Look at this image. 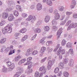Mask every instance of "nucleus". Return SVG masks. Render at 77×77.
I'll list each match as a JSON object with an SVG mask.
<instances>
[{
	"label": "nucleus",
	"mask_w": 77,
	"mask_h": 77,
	"mask_svg": "<svg viewBox=\"0 0 77 77\" xmlns=\"http://www.w3.org/2000/svg\"><path fill=\"white\" fill-rule=\"evenodd\" d=\"M45 47H43L41 48V52L40 53V56H42L44 52H45Z\"/></svg>",
	"instance_id": "9"
},
{
	"label": "nucleus",
	"mask_w": 77,
	"mask_h": 77,
	"mask_svg": "<svg viewBox=\"0 0 77 77\" xmlns=\"http://www.w3.org/2000/svg\"><path fill=\"white\" fill-rule=\"evenodd\" d=\"M53 11V8L51 7L49 9V12L50 13H52Z\"/></svg>",
	"instance_id": "56"
},
{
	"label": "nucleus",
	"mask_w": 77,
	"mask_h": 77,
	"mask_svg": "<svg viewBox=\"0 0 77 77\" xmlns=\"http://www.w3.org/2000/svg\"><path fill=\"white\" fill-rule=\"evenodd\" d=\"M68 62V60L67 58H66L63 60V63L65 64H66Z\"/></svg>",
	"instance_id": "40"
},
{
	"label": "nucleus",
	"mask_w": 77,
	"mask_h": 77,
	"mask_svg": "<svg viewBox=\"0 0 77 77\" xmlns=\"http://www.w3.org/2000/svg\"><path fill=\"white\" fill-rule=\"evenodd\" d=\"M5 24V20H2L0 23V26H3Z\"/></svg>",
	"instance_id": "33"
},
{
	"label": "nucleus",
	"mask_w": 77,
	"mask_h": 77,
	"mask_svg": "<svg viewBox=\"0 0 77 77\" xmlns=\"http://www.w3.org/2000/svg\"><path fill=\"white\" fill-rule=\"evenodd\" d=\"M65 23H66V20H64L63 21L61 22L60 25L61 26H63V25H64Z\"/></svg>",
	"instance_id": "45"
},
{
	"label": "nucleus",
	"mask_w": 77,
	"mask_h": 77,
	"mask_svg": "<svg viewBox=\"0 0 77 77\" xmlns=\"http://www.w3.org/2000/svg\"><path fill=\"white\" fill-rule=\"evenodd\" d=\"M44 29L45 31H47L48 32L50 30V27L48 26H46L44 27Z\"/></svg>",
	"instance_id": "25"
},
{
	"label": "nucleus",
	"mask_w": 77,
	"mask_h": 77,
	"mask_svg": "<svg viewBox=\"0 0 77 77\" xmlns=\"http://www.w3.org/2000/svg\"><path fill=\"white\" fill-rule=\"evenodd\" d=\"M42 7V5H41V4L40 3L38 4L37 5V8H38L39 7Z\"/></svg>",
	"instance_id": "61"
},
{
	"label": "nucleus",
	"mask_w": 77,
	"mask_h": 77,
	"mask_svg": "<svg viewBox=\"0 0 77 77\" xmlns=\"http://www.w3.org/2000/svg\"><path fill=\"white\" fill-rule=\"evenodd\" d=\"M6 63H7V65L8 66H10L11 65L12 63H11V62H10L9 61H8L6 62Z\"/></svg>",
	"instance_id": "47"
},
{
	"label": "nucleus",
	"mask_w": 77,
	"mask_h": 77,
	"mask_svg": "<svg viewBox=\"0 0 77 77\" xmlns=\"http://www.w3.org/2000/svg\"><path fill=\"white\" fill-rule=\"evenodd\" d=\"M73 25H74V28H75V27H77V23H73Z\"/></svg>",
	"instance_id": "64"
},
{
	"label": "nucleus",
	"mask_w": 77,
	"mask_h": 77,
	"mask_svg": "<svg viewBox=\"0 0 77 77\" xmlns=\"http://www.w3.org/2000/svg\"><path fill=\"white\" fill-rule=\"evenodd\" d=\"M53 65V61L50 60L48 61L47 66L48 69H51V67Z\"/></svg>",
	"instance_id": "6"
},
{
	"label": "nucleus",
	"mask_w": 77,
	"mask_h": 77,
	"mask_svg": "<svg viewBox=\"0 0 77 77\" xmlns=\"http://www.w3.org/2000/svg\"><path fill=\"white\" fill-rule=\"evenodd\" d=\"M36 33H40L41 32V30L39 28H36L34 30Z\"/></svg>",
	"instance_id": "29"
},
{
	"label": "nucleus",
	"mask_w": 77,
	"mask_h": 77,
	"mask_svg": "<svg viewBox=\"0 0 77 77\" xmlns=\"http://www.w3.org/2000/svg\"><path fill=\"white\" fill-rule=\"evenodd\" d=\"M20 73L19 72H16V74L14 75V77H18L20 75Z\"/></svg>",
	"instance_id": "36"
},
{
	"label": "nucleus",
	"mask_w": 77,
	"mask_h": 77,
	"mask_svg": "<svg viewBox=\"0 0 77 77\" xmlns=\"http://www.w3.org/2000/svg\"><path fill=\"white\" fill-rule=\"evenodd\" d=\"M76 5V2H75V1L74 0H73L72 1V4L70 6L71 9H73V8H74Z\"/></svg>",
	"instance_id": "12"
},
{
	"label": "nucleus",
	"mask_w": 77,
	"mask_h": 77,
	"mask_svg": "<svg viewBox=\"0 0 77 77\" xmlns=\"http://www.w3.org/2000/svg\"><path fill=\"white\" fill-rule=\"evenodd\" d=\"M72 17L73 18H74L75 19L77 18V14H74L73 15Z\"/></svg>",
	"instance_id": "51"
},
{
	"label": "nucleus",
	"mask_w": 77,
	"mask_h": 77,
	"mask_svg": "<svg viewBox=\"0 0 77 77\" xmlns=\"http://www.w3.org/2000/svg\"><path fill=\"white\" fill-rule=\"evenodd\" d=\"M15 68V64L13 63H12L11 65L9 66L8 69V71H11L13 70V69H14Z\"/></svg>",
	"instance_id": "7"
},
{
	"label": "nucleus",
	"mask_w": 77,
	"mask_h": 77,
	"mask_svg": "<svg viewBox=\"0 0 77 77\" xmlns=\"http://www.w3.org/2000/svg\"><path fill=\"white\" fill-rule=\"evenodd\" d=\"M27 38H28V36L27 35H25L24 37L22 38V39L21 40V41L22 42H24V41L26 40L27 39Z\"/></svg>",
	"instance_id": "23"
},
{
	"label": "nucleus",
	"mask_w": 77,
	"mask_h": 77,
	"mask_svg": "<svg viewBox=\"0 0 77 77\" xmlns=\"http://www.w3.org/2000/svg\"><path fill=\"white\" fill-rule=\"evenodd\" d=\"M35 77H39V72L38 71H36L35 72V74L34 75Z\"/></svg>",
	"instance_id": "39"
},
{
	"label": "nucleus",
	"mask_w": 77,
	"mask_h": 77,
	"mask_svg": "<svg viewBox=\"0 0 77 77\" xmlns=\"http://www.w3.org/2000/svg\"><path fill=\"white\" fill-rule=\"evenodd\" d=\"M13 14L16 17H18L19 15V13L17 10H14L13 11Z\"/></svg>",
	"instance_id": "20"
},
{
	"label": "nucleus",
	"mask_w": 77,
	"mask_h": 77,
	"mask_svg": "<svg viewBox=\"0 0 77 77\" xmlns=\"http://www.w3.org/2000/svg\"><path fill=\"white\" fill-rule=\"evenodd\" d=\"M20 58H21V56H18L15 58L14 60L16 62H18Z\"/></svg>",
	"instance_id": "32"
},
{
	"label": "nucleus",
	"mask_w": 77,
	"mask_h": 77,
	"mask_svg": "<svg viewBox=\"0 0 77 77\" xmlns=\"http://www.w3.org/2000/svg\"><path fill=\"white\" fill-rule=\"evenodd\" d=\"M16 8L17 10H19V11H20V12L22 11V10L21 9V6H20L19 5L16 6Z\"/></svg>",
	"instance_id": "30"
},
{
	"label": "nucleus",
	"mask_w": 77,
	"mask_h": 77,
	"mask_svg": "<svg viewBox=\"0 0 77 77\" xmlns=\"http://www.w3.org/2000/svg\"><path fill=\"white\" fill-rule=\"evenodd\" d=\"M60 18V15L59 14H58L56 15H55V19L56 20H59Z\"/></svg>",
	"instance_id": "35"
},
{
	"label": "nucleus",
	"mask_w": 77,
	"mask_h": 77,
	"mask_svg": "<svg viewBox=\"0 0 77 77\" xmlns=\"http://www.w3.org/2000/svg\"><path fill=\"white\" fill-rule=\"evenodd\" d=\"M26 31H27L26 29L24 28L20 30V33H25V32H26Z\"/></svg>",
	"instance_id": "28"
},
{
	"label": "nucleus",
	"mask_w": 77,
	"mask_h": 77,
	"mask_svg": "<svg viewBox=\"0 0 77 77\" xmlns=\"http://www.w3.org/2000/svg\"><path fill=\"white\" fill-rule=\"evenodd\" d=\"M58 66L61 69H63V63L62 62H61L59 64Z\"/></svg>",
	"instance_id": "14"
},
{
	"label": "nucleus",
	"mask_w": 77,
	"mask_h": 77,
	"mask_svg": "<svg viewBox=\"0 0 77 77\" xmlns=\"http://www.w3.org/2000/svg\"><path fill=\"white\" fill-rule=\"evenodd\" d=\"M47 59V57H45L42 60V62H45V60Z\"/></svg>",
	"instance_id": "63"
},
{
	"label": "nucleus",
	"mask_w": 77,
	"mask_h": 77,
	"mask_svg": "<svg viewBox=\"0 0 77 77\" xmlns=\"http://www.w3.org/2000/svg\"><path fill=\"white\" fill-rule=\"evenodd\" d=\"M62 30H63L62 28H61L58 31L57 34V39H59L60 38V35H61V33H62Z\"/></svg>",
	"instance_id": "5"
},
{
	"label": "nucleus",
	"mask_w": 77,
	"mask_h": 77,
	"mask_svg": "<svg viewBox=\"0 0 77 77\" xmlns=\"http://www.w3.org/2000/svg\"><path fill=\"white\" fill-rule=\"evenodd\" d=\"M8 14L7 13H4L2 14V18L4 19H5L8 17Z\"/></svg>",
	"instance_id": "11"
},
{
	"label": "nucleus",
	"mask_w": 77,
	"mask_h": 77,
	"mask_svg": "<svg viewBox=\"0 0 77 77\" xmlns=\"http://www.w3.org/2000/svg\"><path fill=\"white\" fill-rule=\"evenodd\" d=\"M22 17L24 18H26L27 17V14L26 13H23L22 14Z\"/></svg>",
	"instance_id": "50"
},
{
	"label": "nucleus",
	"mask_w": 77,
	"mask_h": 77,
	"mask_svg": "<svg viewBox=\"0 0 77 77\" xmlns=\"http://www.w3.org/2000/svg\"><path fill=\"white\" fill-rule=\"evenodd\" d=\"M66 41H65V40L63 39V41L62 42V45L63 46H64L65 45H66Z\"/></svg>",
	"instance_id": "34"
},
{
	"label": "nucleus",
	"mask_w": 77,
	"mask_h": 77,
	"mask_svg": "<svg viewBox=\"0 0 77 77\" xmlns=\"http://www.w3.org/2000/svg\"><path fill=\"white\" fill-rule=\"evenodd\" d=\"M15 53V51H14V50H13V51H10V52L9 53L8 55H11L12 54H13V53Z\"/></svg>",
	"instance_id": "48"
},
{
	"label": "nucleus",
	"mask_w": 77,
	"mask_h": 77,
	"mask_svg": "<svg viewBox=\"0 0 77 77\" xmlns=\"http://www.w3.org/2000/svg\"><path fill=\"white\" fill-rule=\"evenodd\" d=\"M2 71L3 72H5V73H6V72H8V68L7 67H4L2 69Z\"/></svg>",
	"instance_id": "24"
},
{
	"label": "nucleus",
	"mask_w": 77,
	"mask_h": 77,
	"mask_svg": "<svg viewBox=\"0 0 77 77\" xmlns=\"http://www.w3.org/2000/svg\"><path fill=\"white\" fill-rule=\"evenodd\" d=\"M38 53V51L36 50H35L32 53V55H35Z\"/></svg>",
	"instance_id": "54"
},
{
	"label": "nucleus",
	"mask_w": 77,
	"mask_h": 77,
	"mask_svg": "<svg viewBox=\"0 0 77 77\" xmlns=\"http://www.w3.org/2000/svg\"><path fill=\"white\" fill-rule=\"evenodd\" d=\"M66 47L68 48H72V43L71 42H68L66 44Z\"/></svg>",
	"instance_id": "19"
},
{
	"label": "nucleus",
	"mask_w": 77,
	"mask_h": 77,
	"mask_svg": "<svg viewBox=\"0 0 77 77\" xmlns=\"http://www.w3.org/2000/svg\"><path fill=\"white\" fill-rule=\"evenodd\" d=\"M6 38H2L0 41V43H1V44H4V43H5L6 42Z\"/></svg>",
	"instance_id": "21"
},
{
	"label": "nucleus",
	"mask_w": 77,
	"mask_h": 77,
	"mask_svg": "<svg viewBox=\"0 0 77 77\" xmlns=\"http://www.w3.org/2000/svg\"><path fill=\"white\" fill-rule=\"evenodd\" d=\"M39 71H42L43 72L44 74H45L46 73V69L45 68V66H43L42 67L40 68L39 69Z\"/></svg>",
	"instance_id": "8"
},
{
	"label": "nucleus",
	"mask_w": 77,
	"mask_h": 77,
	"mask_svg": "<svg viewBox=\"0 0 77 77\" xmlns=\"http://www.w3.org/2000/svg\"><path fill=\"white\" fill-rule=\"evenodd\" d=\"M13 25L12 24L9 23L7 26L4 27L3 29H2V33L3 34H6L8 33H11L12 31V27Z\"/></svg>",
	"instance_id": "1"
},
{
	"label": "nucleus",
	"mask_w": 77,
	"mask_h": 77,
	"mask_svg": "<svg viewBox=\"0 0 77 77\" xmlns=\"http://www.w3.org/2000/svg\"><path fill=\"white\" fill-rule=\"evenodd\" d=\"M5 48H6L5 46H4V47L2 48V49L1 50V52H2V53H3V52H4V51L5 50Z\"/></svg>",
	"instance_id": "55"
},
{
	"label": "nucleus",
	"mask_w": 77,
	"mask_h": 77,
	"mask_svg": "<svg viewBox=\"0 0 77 77\" xmlns=\"http://www.w3.org/2000/svg\"><path fill=\"white\" fill-rule=\"evenodd\" d=\"M74 60L72 59H71L69 61V65L70 66H73V65H74Z\"/></svg>",
	"instance_id": "13"
},
{
	"label": "nucleus",
	"mask_w": 77,
	"mask_h": 77,
	"mask_svg": "<svg viewBox=\"0 0 77 77\" xmlns=\"http://www.w3.org/2000/svg\"><path fill=\"white\" fill-rule=\"evenodd\" d=\"M59 47H60V44H58V45L57 48L54 50V51H57V50L58 49V48H59Z\"/></svg>",
	"instance_id": "60"
},
{
	"label": "nucleus",
	"mask_w": 77,
	"mask_h": 77,
	"mask_svg": "<svg viewBox=\"0 0 77 77\" xmlns=\"http://www.w3.org/2000/svg\"><path fill=\"white\" fill-rule=\"evenodd\" d=\"M69 53H70L71 54H73L74 53L73 49L72 48L70 49L69 51Z\"/></svg>",
	"instance_id": "37"
},
{
	"label": "nucleus",
	"mask_w": 77,
	"mask_h": 77,
	"mask_svg": "<svg viewBox=\"0 0 77 77\" xmlns=\"http://www.w3.org/2000/svg\"><path fill=\"white\" fill-rule=\"evenodd\" d=\"M8 5L10 7V8H7L6 10V11L8 12H11L14 8V7L15 6V4L12 1H8Z\"/></svg>",
	"instance_id": "2"
},
{
	"label": "nucleus",
	"mask_w": 77,
	"mask_h": 77,
	"mask_svg": "<svg viewBox=\"0 0 77 77\" xmlns=\"http://www.w3.org/2000/svg\"><path fill=\"white\" fill-rule=\"evenodd\" d=\"M32 51L31 49H29L27 50V52L26 54H27L28 55H30V54H32Z\"/></svg>",
	"instance_id": "22"
},
{
	"label": "nucleus",
	"mask_w": 77,
	"mask_h": 77,
	"mask_svg": "<svg viewBox=\"0 0 77 77\" xmlns=\"http://www.w3.org/2000/svg\"><path fill=\"white\" fill-rule=\"evenodd\" d=\"M32 57H29L27 59V62L26 63L24 64V65H28V69H29V68L32 67V62L30 61V60H32Z\"/></svg>",
	"instance_id": "3"
},
{
	"label": "nucleus",
	"mask_w": 77,
	"mask_h": 77,
	"mask_svg": "<svg viewBox=\"0 0 77 77\" xmlns=\"http://www.w3.org/2000/svg\"><path fill=\"white\" fill-rule=\"evenodd\" d=\"M54 14H55V15H57V14H59V13H58L57 10H56L54 11Z\"/></svg>",
	"instance_id": "62"
},
{
	"label": "nucleus",
	"mask_w": 77,
	"mask_h": 77,
	"mask_svg": "<svg viewBox=\"0 0 77 77\" xmlns=\"http://www.w3.org/2000/svg\"><path fill=\"white\" fill-rule=\"evenodd\" d=\"M41 24V20L38 21L36 23V26L38 27Z\"/></svg>",
	"instance_id": "43"
},
{
	"label": "nucleus",
	"mask_w": 77,
	"mask_h": 77,
	"mask_svg": "<svg viewBox=\"0 0 77 77\" xmlns=\"http://www.w3.org/2000/svg\"><path fill=\"white\" fill-rule=\"evenodd\" d=\"M17 69H18L19 71V72H19L20 74V75H21V74H22L24 72V70L21 67H18L17 68Z\"/></svg>",
	"instance_id": "15"
},
{
	"label": "nucleus",
	"mask_w": 77,
	"mask_h": 77,
	"mask_svg": "<svg viewBox=\"0 0 77 77\" xmlns=\"http://www.w3.org/2000/svg\"><path fill=\"white\" fill-rule=\"evenodd\" d=\"M47 4L49 6H52V2L51 0H49L47 2Z\"/></svg>",
	"instance_id": "26"
},
{
	"label": "nucleus",
	"mask_w": 77,
	"mask_h": 77,
	"mask_svg": "<svg viewBox=\"0 0 77 77\" xmlns=\"http://www.w3.org/2000/svg\"><path fill=\"white\" fill-rule=\"evenodd\" d=\"M50 19V17L48 16H47L45 17V23H48Z\"/></svg>",
	"instance_id": "16"
},
{
	"label": "nucleus",
	"mask_w": 77,
	"mask_h": 77,
	"mask_svg": "<svg viewBox=\"0 0 77 77\" xmlns=\"http://www.w3.org/2000/svg\"><path fill=\"white\" fill-rule=\"evenodd\" d=\"M63 75L65 77H68V75H69V74L66 72H63Z\"/></svg>",
	"instance_id": "31"
},
{
	"label": "nucleus",
	"mask_w": 77,
	"mask_h": 77,
	"mask_svg": "<svg viewBox=\"0 0 77 77\" xmlns=\"http://www.w3.org/2000/svg\"><path fill=\"white\" fill-rule=\"evenodd\" d=\"M52 23L53 25H56L57 24V22H56V20L54 19L52 21Z\"/></svg>",
	"instance_id": "42"
},
{
	"label": "nucleus",
	"mask_w": 77,
	"mask_h": 77,
	"mask_svg": "<svg viewBox=\"0 0 77 77\" xmlns=\"http://www.w3.org/2000/svg\"><path fill=\"white\" fill-rule=\"evenodd\" d=\"M25 61H26V59H24L21 60L19 61L18 63L19 65H21V64L22 63H24Z\"/></svg>",
	"instance_id": "18"
},
{
	"label": "nucleus",
	"mask_w": 77,
	"mask_h": 77,
	"mask_svg": "<svg viewBox=\"0 0 77 77\" xmlns=\"http://www.w3.org/2000/svg\"><path fill=\"white\" fill-rule=\"evenodd\" d=\"M17 41L15 40H13L12 42V44L13 45H15L17 44Z\"/></svg>",
	"instance_id": "57"
},
{
	"label": "nucleus",
	"mask_w": 77,
	"mask_h": 77,
	"mask_svg": "<svg viewBox=\"0 0 77 77\" xmlns=\"http://www.w3.org/2000/svg\"><path fill=\"white\" fill-rule=\"evenodd\" d=\"M59 68L57 67H56L55 69L54 72L55 73H57L58 72H59Z\"/></svg>",
	"instance_id": "41"
},
{
	"label": "nucleus",
	"mask_w": 77,
	"mask_h": 77,
	"mask_svg": "<svg viewBox=\"0 0 77 77\" xmlns=\"http://www.w3.org/2000/svg\"><path fill=\"white\" fill-rule=\"evenodd\" d=\"M60 52L61 54H65V51L64 49H63Z\"/></svg>",
	"instance_id": "59"
},
{
	"label": "nucleus",
	"mask_w": 77,
	"mask_h": 77,
	"mask_svg": "<svg viewBox=\"0 0 77 77\" xmlns=\"http://www.w3.org/2000/svg\"><path fill=\"white\" fill-rule=\"evenodd\" d=\"M10 49L11 51H12L14 50V51L15 50L14 49V46L12 45H11L10 46Z\"/></svg>",
	"instance_id": "52"
},
{
	"label": "nucleus",
	"mask_w": 77,
	"mask_h": 77,
	"mask_svg": "<svg viewBox=\"0 0 77 77\" xmlns=\"http://www.w3.org/2000/svg\"><path fill=\"white\" fill-rule=\"evenodd\" d=\"M45 39V37H43L40 41V43L42 44H44L45 42L44 41Z\"/></svg>",
	"instance_id": "27"
},
{
	"label": "nucleus",
	"mask_w": 77,
	"mask_h": 77,
	"mask_svg": "<svg viewBox=\"0 0 77 77\" xmlns=\"http://www.w3.org/2000/svg\"><path fill=\"white\" fill-rule=\"evenodd\" d=\"M63 9H64V8H63V7L61 6L59 7V10L60 11L62 12V11H63Z\"/></svg>",
	"instance_id": "46"
},
{
	"label": "nucleus",
	"mask_w": 77,
	"mask_h": 77,
	"mask_svg": "<svg viewBox=\"0 0 77 77\" xmlns=\"http://www.w3.org/2000/svg\"><path fill=\"white\" fill-rule=\"evenodd\" d=\"M14 19V15H13L12 14H10L8 18V20H9V21H12Z\"/></svg>",
	"instance_id": "10"
},
{
	"label": "nucleus",
	"mask_w": 77,
	"mask_h": 77,
	"mask_svg": "<svg viewBox=\"0 0 77 77\" xmlns=\"http://www.w3.org/2000/svg\"><path fill=\"white\" fill-rule=\"evenodd\" d=\"M37 35V34H35L34 36L32 37L31 40H33L34 39H35V38H36V36Z\"/></svg>",
	"instance_id": "53"
},
{
	"label": "nucleus",
	"mask_w": 77,
	"mask_h": 77,
	"mask_svg": "<svg viewBox=\"0 0 77 77\" xmlns=\"http://www.w3.org/2000/svg\"><path fill=\"white\" fill-rule=\"evenodd\" d=\"M47 50L48 53H50L53 51V49H50L49 48H47Z\"/></svg>",
	"instance_id": "49"
},
{
	"label": "nucleus",
	"mask_w": 77,
	"mask_h": 77,
	"mask_svg": "<svg viewBox=\"0 0 77 77\" xmlns=\"http://www.w3.org/2000/svg\"><path fill=\"white\" fill-rule=\"evenodd\" d=\"M74 23H72L70 26L67 28V30H69L71 29V28H74Z\"/></svg>",
	"instance_id": "17"
},
{
	"label": "nucleus",
	"mask_w": 77,
	"mask_h": 77,
	"mask_svg": "<svg viewBox=\"0 0 77 77\" xmlns=\"http://www.w3.org/2000/svg\"><path fill=\"white\" fill-rule=\"evenodd\" d=\"M71 23V21L69 20L66 23V26H68Z\"/></svg>",
	"instance_id": "44"
},
{
	"label": "nucleus",
	"mask_w": 77,
	"mask_h": 77,
	"mask_svg": "<svg viewBox=\"0 0 77 77\" xmlns=\"http://www.w3.org/2000/svg\"><path fill=\"white\" fill-rule=\"evenodd\" d=\"M52 29L53 31L56 32V31L57 30V27L56 26H54L53 27Z\"/></svg>",
	"instance_id": "38"
},
{
	"label": "nucleus",
	"mask_w": 77,
	"mask_h": 77,
	"mask_svg": "<svg viewBox=\"0 0 77 77\" xmlns=\"http://www.w3.org/2000/svg\"><path fill=\"white\" fill-rule=\"evenodd\" d=\"M72 12L67 11L66 12V14L67 15H70L71 14H72Z\"/></svg>",
	"instance_id": "58"
},
{
	"label": "nucleus",
	"mask_w": 77,
	"mask_h": 77,
	"mask_svg": "<svg viewBox=\"0 0 77 77\" xmlns=\"http://www.w3.org/2000/svg\"><path fill=\"white\" fill-rule=\"evenodd\" d=\"M36 20V17L35 16L33 17L32 15H29L28 16V17L26 19L27 21H30L31 20V22H33Z\"/></svg>",
	"instance_id": "4"
}]
</instances>
